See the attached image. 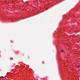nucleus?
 <instances>
[{
    "mask_svg": "<svg viewBox=\"0 0 80 80\" xmlns=\"http://www.w3.org/2000/svg\"><path fill=\"white\" fill-rule=\"evenodd\" d=\"M61 52H64V51H63V50H61Z\"/></svg>",
    "mask_w": 80,
    "mask_h": 80,
    "instance_id": "1",
    "label": "nucleus"
},
{
    "mask_svg": "<svg viewBox=\"0 0 80 80\" xmlns=\"http://www.w3.org/2000/svg\"><path fill=\"white\" fill-rule=\"evenodd\" d=\"M2 77V78H5V77H3V76H2V77Z\"/></svg>",
    "mask_w": 80,
    "mask_h": 80,
    "instance_id": "2",
    "label": "nucleus"
},
{
    "mask_svg": "<svg viewBox=\"0 0 80 80\" xmlns=\"http://www.w3.org/2000/svg\"><path fill=\"white\" fill-rule=\"evenodd\" d=\"M68 56H70V54H68Z\"/></svg>",
    "mask_w": 80,
    "mask_h": 80,
    "instance_id": "3",
    "label": "nucleus"
},
{
    "mask_svg": "<svg viewBox=\"0 0 80 80\" xmlns=\"http://www.w3.org/2000/svg\"><path fill=\"white\" fill-rule=\"evenodd\" d=\"M46 10H48V8H47L46 9Z\"/></svg>",
    "mask_w": 80,
    "mask_h": 80,
    "instance_id": "4",
    "label": "nucleus"
},
{
    "mask_svg": "<svg viewBox=\"0 0 80 80\" xmlns=\"http://www.w3.org/2000/svg\"><path fill=\"white\" fill-rule=\"evenodd\" d=\"M79 59H80V58H79Z\"/></svg>",
    "mask_w": 80,
    "mask_h": 80,
    "instance_id": "5",
    "label": "nucleus"
}]
</instances>
